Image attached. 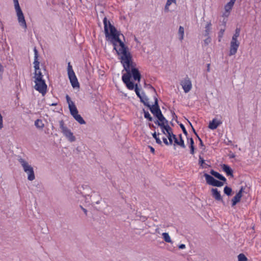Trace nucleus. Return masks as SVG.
Segmentation results:
<instances>
[{
  "label": "nucleus",
  "instance_id": "obj_47",
  "mask_svg": "<svg viewBox=\"0 0 261 261\" xmlns=\"http://www.w3.org/2000/svg\"><path fill=\"white\" fill-rule=\"evenodd\" d=\"M4 72V68L2 65L0 63V75L2 74Z\"/></svg>",
  "mask_w": 261,
  "mask_h": 261
},
{
  "label": "nucleus",
  "instance_id": "obj_45",
  "mask_svg": "<svg viewBox=\"0 0 261 261\" xmlns=\"http://www.w3.org/2000/svg\"><path fill=\"white\" fill-rule=\"evenodd\" d=\"M13 1H14V3L15 9H16L20 8V7L19 5L18 1V0H13Z\"/></svg>",
  "mask_w": 261,
  "mask_h": 261
},
{
  "label": "nucleus",
  "instance_id": "obj_57",
  "mask_svg": "<svg viewBox=\"0 0 261 261\" xmlns=\"http://www.w3.org/2000/svg\"><path fill=\"white\" fill-rule=\"evenodd\" d=\"M198 140H199V141H200V145L201 146H203V142H202V141L201 139L199 137H198Z\"/></svg>",
  "mask_w": 261,
  "mask_h": 261
},
{
  "label": "nucleus",
  "instance_id": "obj_1",
  "mask_svg": "<svg viewBox=\"0 0 261 261\" xmlns=\"http://www.w3.org/2000/svg\"><path fill=\"white\" fill-rule=\"evenodd\" d=\"M103 24L107 40L110 41L113 44L114 49L119 56L124 70L126 71V73H124L122 76V81L129 90L135 89L137 95L141 98L142 96L140 94V90L138 84L135 85L130 81V78L132 76L134 80L139 83L141 79V74L138 69L136 67V65L133 62L132 56L128 48L125 46L119 38L120 35L123 37V35L117 31L106 17L103 19Z\"/></svg>",
  "mask_w": 261,
  "mask_h": 261
},
{
  "label": "nucleus",
  "instance_id": "obj_16",
  "mask_svg": "<svg viewBox=\"0 0 261 261\" xmlns=\"http://www.w3.org/2000/svg\"><path fill=\"white\" fill-rule=\"evenodd\" d=\"M204 176L205 178L206 182L208 185L213 186L216 179L212 176L207 173L204 174Z\"/></svg>",
  "mask_w": 261,
  "mask_h": 261
},
{
  "label": "nucleus",
  "instance_id": "obj_41",
  "mask_svg": "<svg viewBox=\"0 0 261 261\" xmlns=\"http://www.w3.org/2000/svg\"><path fill=\"white\" fill-rule=\"evenodd\" d=\"M206 37H207V38L204 40V43L205 45H207L211 42V37L209 36H206Z\"/></svg>",
  "mask_w": 261,
  "mask_h": 261
},
{
  "label": "nucleus",
  "instance_id": "obj_13",
  "mask_svg": "<svg viewBox=\"0 0 261 261\" xmlns=\"http://www.w3.org/2000/svg\"><path fill=\"white\" fill-rule=\"evenodd\" d=\"M236 2V0H230L228 3L226 4L225 6V12L224 15L226 16H228L230 10L232 9L233 6Z\"/></svg>",
  "mask_w": 261,
  "mask_h": 261
},
{
  "label": "nucleus",
  "instance_id": "obj_3",
  "mask_svg": "<svg viewBox=\"0 0 261 261\" xmlns=\"http://www.w3.org/2000/svg\"><path fill=\"white\" fill-rule=\"evenodd\" d=\"M101 200L100 195L95 192H91L90 194L85 195V201L91 204H99Z\"/></svg>",
  "mask_w": 261,
  "mask_h": 261
},
{
  "label": "nucleus",
  "instance_id": "obj_15",
  "mask_svg": "<svg viewBox=\"0 0 261 261\" xmlns=\"http://www.w3.org/2000/svg\"><path fill=\"white\" fill-rule=\"evenodd\" d=\"M223 170L226 173L227 175H230L233 177V171L231 168L226 164H223L222 166Z\"/></svg>",
  "mask_w": 261,
  "mask_h": 261
},
{
  "label": "nucleus",
  "instance_id": "obj_37",
  "mask_svg": "<svg viewBox=\"0 0 261 261\" xmlns=\"http://www.w3.org/2000/svg\"><path fill=\"white\" fill-rule=\"evenodd\" d=\"M143 111L144 113V117L147 119L149 121H151L152 120V118L150 116L149 112L145 111L144 110H143Z\"/></svg>",
  "mask_w": 261,
  "mask_h": 261
},
{
  "label": "nucleus",
  "instance_id": "obj_53",
  "mask_svg": "<svg viewBox=\"0 0 261 261\" xmlns=\"http://www.w3.org/2000/svg\"><path fill=\"white\" fill-rule=\"evenodd\" d=\"M189 122L190 124L191 125V127H192V129H193V132H194V134L196 135V136L197 137V138H198V137H199V136H198L197 134L196 133V132L195 130L194 129V128H193V127L192 126V125L191 123L190 122Z\"/></svg>",
  "mask_w": 261,
  "mask_h": 261
},
{
  "label": "nucleus",
  "instance_id": "obj_8",
  "mask_svg": "<svg viewBox=\"0 0 261 261\" xmlns=\"http://www.w3.org/2000/svg\"><path fill=\"white\" fill-rule=\"evenodd\" d=\"M151 112L157 118L159 115L162 114V112L159 108L158 105V99L155 98L154 104L152 106L150 105V107H149Z\"/></svg>",
  "mask_w": 261,
  "mask_h": 261
},
{
  "label": "nucleus",
  "instance_id": "obj_31",
  "mask_svg": "<svg viewBox=\"0 0 261 261\" xmlns=\"http://www.w3.org/2000/svg\"><path fill=\"white\" fill-rule=\"evenodd\" d=\"M176 3V0H167L166 6L165 7V11L166 12L169 11V7L171 5V4Z\"/></svg>",
  "mask_w": 261,
  "mask_h": 261
},
{
  "label": "nucleus",
  "instance_id": "obj_38",
  "mask_svg": "<svg viewBox=\"0 0 261 261\" xmlns=\"http://www.w3.org/2000/svg\"><path fill=\"white\" fill-rule=\"evenodd\" d=\"M224 185V181H220L219 180H217L216 179L214 184H213V186L218 187H221L223 186Z\"/></svg>",
  "mask_w": 261,
  "mask_h": 261
},
{
  "label": "nucleus",
  "instance_id": "obj_7",
  "mask_svg": "<svg viewBox=\"0 0 261 261\" xmlns=\"http://www.w3.org/2000/svg\"><path fill=\"white\" fill-rule=\"evenodd\" d=\"M180 85L185 93L189 92L192 89V82L189 78L187 77L180 82Z\"/></svg>",
  "mask_w": 261,
  "mask_h": 261
},
{
  "label": "nucleus",
  "instance_id": "obj_19",
  "mask_svg": "<svg viewBox=\"0 0 261 261\" xmlns=\"http://www.w3.org/2000/svg\"><path fill=\"white\" fill-rule=\"evenodd\" d=\"M68 107L70 110V112L73 117L78 114V111L74 103L68 106Z\"/></svg>",
  "mask_w": 261,
  "mask_h": 261
},
{
  "label": "nucleus",
  "instance_id": "obj_32",
  "mask_svg": "<svg viewBox=\"0 0 261 261\" xmlns=\"http://www.w3.org/2000/svg\"><path fill=\"white\" fill-rule=\"evenodd\" d=\"M240 29L237 28L235 31L234 34L233 35L232 37V39L233 41H238V38L240 35Z\"/></svg>",
  "mask_w": 261,
  "mask_h": 261
},
{
  "label": "nucleus",
  "instance_id": "obj_20",
  "mask_svg": "<svg viewBox=\"0 0 261 261\" xmlns=\"http://www.w3.org/2000/svg\"><path fill=\"white\" fill-rule=\"evenodd\" d=\"M68 107L70 110V112L73 117L78 114V111L74 103L68 106Z\"/></svg>",
  "mask_w": 261,
  "mask_h": 261
},
{
  "label": "nucleus",
  "instance_id": "obj_4",
  "mask_svg": "<svg viewBox=\"0 0 261 261\" xmlns=\"http://www.w3.org/2000/svg\"><path fill=\"white\" fill-rule=\"evenodd\" d=\"M68 75L70 80L72 86L73 88L79 87V83L77 81V78L75 73L72 69V66L70 63L68 64Z\"/></svg>",
  "mask_w": 261,
  "mask_h": 261
},
{
  "label": "nucleus",
  "instance_id": "obj_2",
  "mask_svg": "<svg viewBox=\"0 0 261 261\" xmlns=\"http://www.w3.org/2000/svg\"><path fill=\"white\" fill-rule=\"evenodd\" d=\"M60 127L63 135L70 142H74L75 141V137L74 136L73 133L71 130L68 129L66 126L64 125L63 120H61L59 122Z\"/></svg>",
  "mask_w": 261,
  "mask_h": 261
},
{
  "label": "nucleus",
  "instance_id": "obj_39",
  "mask_svg": "<svg viewBox=\"0 0 261 261\" xmlns=\"http://www.w3.org/2000/svg\"><path fill=\"white\" fill-rule=\"evenodd\" d=\"M167 125H169L168 124H164L163 123H160V124L159 123V126H160L162 129V133L165 135H167V133H166V130H164V128H166V126Z\"/></svg>",
  "mask_w": 261,
  "mask_h": 261
},
{
  "label": "nucleus",
  "instance_id": "obj_30",
  "mask_svg": "<svg viewBox=\"0 0 261 261\" xmlns=\"http://www.w3.org/2000/svg\"><path fill=\"white\" fill-rule=\"evenodd\" d=\"M178 35L179 36V39L180 41H182L184 39V28L182 26H180L178 29Z\"/></svg>",
  "mask_w": 261,
  "mask_h": 261
},
{
  "label": "nucleus",
  "instance_id": "obj_54",
  "mask_svg": "<svg viewBox=\"0 0 261 261\" xmlns=\"http://www.w3.org/2000/svg\"><path fill=\"white\" fill-rule=\"evenodd\" d=\"M81 207L82 209V210L83 211V212H84V213L85 214V215H87V210H86L85 208L83 207L82 206H81Z\"/></svg>",
  "mask_w": 261,
  "mask_h": 261
},
{
  "label": "nucleus",
  "instance_id": "obj_23",
  "mask_svg": "<svg viewBox=\"0 0 261 261\" xmlns=\"http://www.w3.org/2000/svg\"><path fill=\"white\" fill-rule=\"evenodd\" d=\"M174 141L175 144H176L183 148H186V146L184 143V141L182 139L178 140L176 137L174 138Z\"/></svg>",
  "mask_w": 261,
  "mask_h": 261
},
{
  "label": "nucleus",
  "instance_id": "obj_12",
  "mask_svg": "<svg viewBox=\"0 0 261 261\" xmlns=\"http://www.w3.org/2000/svg\"><path fill=\"white\" fill-rule=\"evenodd\" d=\"M212 197L217 201H223L222 198L221 196L220 192L216 188H212L211 189Z\"/></svg>",
  "mask_w": 261,
  "mask_h": 261
},
{
  "label": "nucleus",
  "instance_id": "obj_42",
  "mask_svg": "<svg viewBox=\"0 0 261 261\" xmlns=\"http://www.w3.org/2000/svg\"><path fill=\"white\" fill-rule=\"evenodd\" d=\"M199 164H200V166L202 167L203 168L204 167L203 165L204 164V160L201 156H199Z\"/></svg>",
  "mask_w": 261,
  "mask_h": 261
},
{
  "label": "nucleus",
  "instance_id": "obj_22",
  "mask_svg": "<svg viewBox=\"0 0 261 261\" xmlns=\"http://www.w3.org/2000/svg\"><path fill=\"white\" fill-rule=\"evenodd\" d=\"M162 235V238L165 242L168 243L172 244L173 242H172L168 233L163 232Z\"/></svg>",
  "mask_w": 261,
  "mask_h": 261
},
{
  "label": "nucleus",
  "instance_id": "obj_33",
  "mask_svg": "<svg viewBox=\"0 0 261 261\" xmlns=\"http://www.w3.org/2000/svg\"><path fill=\"white\" fill-rule=\"evenodd\" d=\"M140 100L142 102H143L144 105L146 106L147 107H150V105L148 102V99L146 97H141Z\"/></svg>",
  "mask_w": 261,
  "mask_h": 261
},
{
  "label": "nucleus",
  "instance_id": "obj_34",
  "mask_svg": "<svg viewBox=\"0 0 261 261\" xmlns=\"http://www.w3.org/2000/svg\"><path fill=\"white\" fill-rule=\"evenodd\" d=\"M238 261H248L247 257L243 253H240L238 255Z\"/></svg>",
  "mask_w": 261,
  "mask_h": 261
},
{
  "label": "nucleus",
  "instance_id": "obj_40",
  "mask_svg": "<svg viewBox=\"0 0 261 261\" xmlns=\"http://www.w3.org/2000/svg\"><path fill=\"white\" fill-rule=\"evenodd\" d=\"M152 137L155 139L156 142L159 144H162V141L159 138L157 137V135L155 132L152 134Z\"/></svg>",
  "mask_w": 261,
  "mask_h": 261
},
{
  "label": "nucleus",
  "instance_id": "obj_27",
  "mask_svg": "<svg viewBox=\"0 0 261 261\" xmlns=\"http://www.w3.org/2000/svg\"><path fill=\"white\" fill-rule=\"evenodd\" d=\"M35 125L37 128L39 129H42L44 126V124L43 123L41 119H37L35 121Z\"/></svg>",
  "mask_w": 261,
  "mask_h": 261
},
{
  "label": "nucleus",
  "instance_id": "obj_50",
  "mask_svg": "<svg viewBox=\"0 0 261 261\" xmlns=\"http://www.w3.org/2000/svg\"><path fill=\"white\" fill-rule=\"evenodd\" d=\"M186 248V246L184 244H180L178 246V248L180 249H184Z\"/></svg>",
  "mask_w": 261,
  "mask_h": 261
},
{
  "label": "nucleus",
  "instance_id": "obj_55",
  "mask_svg": "<svg viewBox=\"0 0 261 261\" xmlns=\"http://www.w3.org/2000/svg\"><path fill=\"white\" fill-rule=\"evenodd\" d=\"M149 147L150 149V151H151V152L154 153V149L152 146H149Z\"/></svg>",
  "mask_w": 261,
  "mask_h": 261
},
{
  "label": "nucleus",
  "instance_id": "obj_18",
  "mask_svg": "<svg viewBox=\"0 0 261 261\" xmlns=\"http://www.w3.org/2000/svg\"><path fill=\"white\" fill-rule=\"evenodd\" d=\"M164 131L166 130L167 137L169 139V138L173 137V139L176 137V136L173 134L172 129L169 125L166 126V128H164Z\"/></svg>",
  "mask_w": 261,
  "mask_h": 261
},
{
  "label": "nucleus",
  "instance_id": "obj_48",
  "mask_svg": "<svg viewBox=\"0 0 261 261\" xmlns=\"http://www.w3.org/2000/svg\"><path fill=\"white\" fill-rule=\"evenodd\" d=\"M163 142L164 143L167 145H169V142L168 141H167V139L166 138H163Z\"/></svg>",
  "mask_w": 261,
  "mask_h": 261
},
{
  "label": "nucleus",
  "instance_id": "obj_5",
  "mask_svg": "<svg viewBox=\"0 0 261 261\" xmlns=\"http://www.w3.org/2000/svg\"><path fill=\"white\" fill-rule=\"evenodd\" d=\"M35 89L44 95L46 92L47 85L44 80L35 81Z\"/></svg>",
  "mask_w": 261,
  "mask_h": 261
},
{
  "label": "nucleus",
  "instance_id": "obj_11",
  "mask_svg": "<svg viewBox=\"0 0 261 261\" xmlns=\"http://www.w3.org/2000/svg\"><path fill=\"white\" fill-rule=\"evenodd\" d=\"M243 191V188L242 187L239 192L236 195V196L232 199V206H234L238 202H239L242 197V193Z\"/></svg>",
  "mask_w": 261,
  "mask_h": 261
},
{
  "label": "nucleus",
  "instance_id": "obj_14",
  "mask_svg": "<svg viewBox=\"0 0 261 261\" xmlns=\"http://www.w3.org/2000/svg\"><path fill=\"white\" fill-rule=\"evenodd\" d=\"M222 122L220 121L217 120L216 119H214L212 121L210 122L208 127L211 129H215Z\"/></svg>",
  "mask_w": 261,
  "mask_h": 261
},
{
  "label": "nucleus",
  "instance_id": "obj_26",
  "mask_svg": "<svg viewBox=\"0 0 261 261\" xmlns=\"http://www.w3.org/2000/svg\"><path fill=\"white\" fill-rule=\"evenodd\" d=\"M35 81L43 80V75L40 70L35 71Z\"/></svg>",
  "mask_w": 261,
  "mask_h": 261
},
{
  "label": "nucleus",
  "instance_id": "obj_49",
  "mask_svg": "<svg viewBox=\"0 0 261 261\" xmlns=\"http://www.w3.org/2000/svg\"><path fill=\"white\" fill-rule=\"evenodd\" d=\"M168 139H169V142H168L169 144L172 145L173 143V140H174L173 137L169 138Z\"/></svg>",
  "mask_w": 261,
  "mask_h": 261
},
{
  "label": "nucleus",
  "instance_id": "obj_52",
  "mask_svg": "<svg viewBox=\"0 0 261 261\" xmlns=\"http://www.w3.org/2000/svg\"><path fill=\"white\" fill-rule=\"evenodd\" d=\"M34 65H39V62L38 61V58L34 59Z\"/></svg>",
  "mask_w": 261,
  "mask_h": 261
},
{
  "label": "nucleus",
  "instance_id": "obj_61",
  "mask_svg": "<svg viewBox=\"0 0 261 261\" xmlns=\"http://www.w3.org/2000/svg\"><path fill=\"white\" fill-rule=\"evenodd\" d=\"M51 105L52 106H55V105H56V103H53Z\"/></svg>",
  "mask_w": 261,
  "mask_h": 261
},
{
  "label": "nucleus",
  "instance_id": "obj_58",
  "mask_svg": "<svg viewBox=\"0 0 261 261\" xmlns=\"http://www.w3.org/2000/svg\"><path fill=\"white\" fill-rule=\"evenodd\" d=\"M179 139H182V136H181V134H180V135H179Z\"/></svg>",
  "mask_w": 261,
  "mask_h": 261
},
{
  "label": "nucleus",
  "instance_id": "obj_28",
  "mask_svg": "<svg viewBox=\"0 0 261 261\" xmlns=\"http://www.w3.org/2000/svg\"><path fill=\"white\" fill-rule=\"evenodd\" d=\"M73 118L81 124H84L86 123V122L82 117V116L79 114L74 116Z\"/></svg>",
  "mask_w": 261,
  "mask_h": 261
},
{
  "label": "nucleus",
  "instance_id": "obj_36",
  "mask_svg": "<svg viewBox=\"0 0 261 261\" xmlns=\"http://www.w3.org/2000/svg\"><path fill=\"white\" fill-rule=\"evenodd\" d=\"M225 32V29H221L218 33V41L220 42Z\"/></svg>",
  "mask_w": 261,
  "mask_h": 261
},
{
  "label": "nucleus",
  "instance_id": "obj_29",
  "mask_svg": "<svg viewBox=\"0 0 261 261\" xmlns=\"http://www.w3.org/2000/svg\"><path fill=\"white\" fill-rule=\"evenodd\" d=\"M189 143L190 145V153L191 154H193L194 153L195 148L194 146V140L192 138L189 139Z\"/></svg>",
  "mask_w": 261,
  "mask_h": 261
},
{
  "label": "nucleus",
  "instance_id": "obj_62",
  "mask_svg": "<svg viewBox=\"0 0 261 261\" xmlns=\"http://www.w3.org/2000/svg\"><path fill=\"white\" fill-rule=\"evenodd\" d=\"M80 2H81L82 0H80Z\"/></svg>",
  "mask_w": 261,
  "mask_h": 261
},
{
  "label": "nucleus",
  "instance_id": "obj_21",
  "mask_svg": "<svg viewBox=\"0 0 261 261\" xmlns=\"http://www.w3.org/2000/svg\"><path fill=\"white\" fill-rule=\"evenodd\" d=\"M158 119V121L155 122L156 124H158L159 125V123H163L164 124H168V121L165 119L162 114L159 115V116L157 117Z\"/></svg>",
  "mask_w": 261,
  "mask_h": 261
},
{
  "label": "nucleus",
  "instance_id": "obj_10",
  "mask_svg": "<svg viewBox=\"0 0 261 261\" xmlns=\"http://www.w3.org/2000/svg\"><path fill=\"white\" fill-rule=\"evenodd\" d=\"M19 163L21 164L23 171L25 172H28L30 170L33 169V168L30 165L29 163L22 158H20L18 159Z\"/></svg>",
  "mask_w": 261,
  "mask_h": 261
},
{
  "label": "nucleus",
  "instance_id": "obj_6",
  "mask_svg": "<svg viewBox=\"0 0 261 261\" xmlns=\"http://www.w3.org/2000/svg\"><path fill=\"white\" fill-rule=\"evenodd\" d=\"M16 15L18 18V21L20 25L22 28L26 29L27 28V23L24 19V17L23 15V14L22 13V11L21 10V8H18L15 9Z\"/></svg>",
  "mask_w": 261,
  "mask_h": 261
},
{
  "label": "nucleus",
  "instance_id": "obj_51",
  "mask_svg": "<svg viewBox=\"0 0 261 261\" xmlns=\"http://www.w3.org/2000/svg\"><path fill=\"white\" fill-rule=\"evenodd\" d=\"M35 71L40 70L39 68V65H34Z\"/></svg>",
  "mask_w": 261,
  "mask_h": 261
},
{
  "label": "nucleus",
  "instance_id": "obj_44",
  "mask_svg": "<svg viewBox=\"0 0 261 261\" xmlns=\"http://www.w3.org/2000/svg\"><path fill=\"white\" fill-rule=\"evenodd\" d=\"M66 98L67 100V102L68 104V106L74 103L71 100L70 98L69 97V96L68 95H66Z\"/></svg>",
  "mask_w": 261,
  "mask_h": 261
},
{
  "label": "nucleus",
  "instance_id": "obj_56",
  "mask_svg": "<svg viewBox=\"0 0 261 261\" xmlns=\"http://www.w3.org/2000/svg\"><path fill=\"white\" fill-rule=\"evenodd\" d=\"M207 71L208 72H210V64H207Z\"/></svg>",
  "mask_w": 261,
  "mask_h": 261
},
{
  "label": "nucleus",
  "instance_id": "obj_46",
  "mask_svg": "<svg viewBox=\"0 0 261 261\" xmlns=\"http://www.w3.org/2000/svg\"><path fill=\"white\" fill-rule=\"evenodd\" d=\"M34 59H37L38 58V51L36 47L34 48Z\"/></svg>",
  "mask_w": 261,
  "mask_h": 261
},
{
  "label": "nucleus",
  "instance_id": "obj_9",
  "mask_svg": "<svg viewBox=\"0 0 261 261\" xmlns=\"http://www.w3.org/2000/svg\"><path fill=\"white\" fill-rule=\"evenodd\" d=\"M239 44L240 43L238 41H233L231 40L230 42L229 56H232L236 54L239 46Z\"/></svg>",
  "mask_w": 261,
  "mask_h": 261
},
{
  "label": "nucleus",
  "instance_id": "obj_24",
  "mask_svg": "<svg viewBox=\"0 0 261 261\" xmlns=\"http://www.w3.org/2000/svg\"><path fill=\"white\" fill-rule=\"evenodd\" d=\"M211 26H212L211 22H207L205 28H205V30H204V36H209V34H210L211 30Z\"/></svg>",
  "mask_w": 261,
  "mask_h": 261
},
{
  "label": "nucleus",
  "instance_id": "obj_25",
  "mask_svg": "<svg viewBox=\"0 0 261 261\" xmlns=\"http://www.w3.org/2000/svg\"><path fill=\"white\" fill-rule=\"evenodd\" d=\"M28 174V179L30 181H32L35 178V173L34 169L30 170L28 172H25Z\"/></svg>",
  "mask_w": 261,
  "mask_h": 261
},
{
  "label": "nucleus",
  "instance_id": "obj_59",
  "mask_svg": "<svg viewBox=\"0 0 261 261\" xmlns=\"http://www.w3.org/2000/svg\"><path fill=\"white\" fill-rule=\"evenodd\" d=\"M155 231L156 232L159 233V229H156Z\"/></svg>",
  "mask_w": 261,
  "mask_h": 261
},
{
  "label": "nucleus",
  "instance_id": "obj_43",
  "mask_svg": "<svg viewBox=\"0 0 261 261\" xmlns=\"http://www.w3.org/2000/svg\"><path fill=\"white\" fill-rule=\"evenodd\" d=\"M180 127H181V128L182 129V131H183V133L184 134L186 135V136H188V132H187L184 125L182 124H180Z\"/></svg>",
  "mask_w": 261,
  "mask_h": 261
},
{
  "label": "nucleus",
  "instance_id": "obj_35",
  "mask_svg": "<svg viewBox=\"0 0 261 261\" xmlns=\"http://www.w3.org/2000/svg\"><path fill=\"white\" fill-rule=\"evenodd\" d=\"M224 192L227 195L230 196L231 195L232 189L230 187L226 186L224 188Z\"/></svg>",
  "mask_w": 261,
  "mask_h": 261
},
{
  "label": "nucleus",
  "instance_id": "obj_17",
  "mask_svg": "<svg viewBox=\"0 0 261 261\" xmlns=\"http://www.w3.org/2000/svg\"><path fill=\"white\" fill-rule=\"evenodd\" d=\"M210 173L220 180H222L224 182H225L226 181V179L225 178V177H224L223 175H222L218 172H217L213 170H212L210 171Z\"/></svg>",
  "mask_w": 261,
  "mask_h": 261
},
{
  "label": "nucleus",
  "instance_id": "obj_60",
  "mask_svg": "<svg viewBox=\"0 0 261 261\" xmlns=\"http://www.w3.org/2000/svg\"><path fill=\"white\" fill-rule=\"evenodd\" d=\"M234 154H232L231 155L230 158H234Z\"/></svg>",
  "mask_w": 261,
  "mask_h": 261
}]
</instances>
